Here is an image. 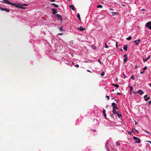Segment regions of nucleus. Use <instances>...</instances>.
I'll return each mask as SVG.
<instances>
[{
    "label": "nucleus",
    "mask_w": 151,
    "mask_h": 151,
    "mask_svg": "<svg viewBox=\"0 0 151 151\" xmlns=\"http://www.w3.org/2000/svg\"><path fill=\"white\" fill-rule=\"evenodd\" d=\"M145 26L146 28H148L150 30H151V21L147 23L145 25Z\"/></svg>",
    "instance_id": "nucleus-1"
},
{
    "label": "nucleus",
    "mask_w": 151,
    "mask_h": 151,
    "mask_svg": "<svg viewBox=\"0 0 151 151\" xmlns=\"http://www.w3.org/2000/svg\"><path fill=\"white\" fill-rule=\"evenodd\" d=\"M19 4L18 3H17V4H15L12 3V5L15 6L16 7L18 8H22V9H25V7H22L21 6H19L18 5H19Z\"/></svg>",
    "instance_id": "nucleus-2"
},
{
    "label": "nucleus",
    "mask_w": 151,
    "mask_h": 151,
    "mask_svg": "<svg viewBox=\"0 0 151 151\" xmlns=\"http://www.w3.org/2000/svg\"><path fill=\"white\" fill-rule=\"evenodd\" d=\"M133 139L136 141L135 142V143H140V139L139 138L134 136Z\"/></svg>",
    "instance_id": "nucleus-3"
},
{
    "label": "nucleus",
    "mask_w": 151,
    "mask_h": 151,
    "mask_svg": "<svg viewBox=\"0 0 151 151\" xmlns=\"http://www.w3.org/2000/svg\"><path fill=\"white\" fill-rule=\"evenodd\" d=\"M133 93L134 94H135L137 93H139L140 95H142L144 93V92L142 91L141 90H139L138 91L136 92H133Z\"/></svg>",
    "instance_id": "nucleus-4"
},
{
    "label": "nucleus",
    "mask_w": 151,
    "mask_h": 151,
    "mask_svg": "<svg viewBox=\"0 0 151 151\" xmlns=\"http://www.w3.org/2000/svg\"><path fill=\"white\" fill-rule=\"evenodd\" d=\"M0 10L1 11H6L8 12H9V10L8 9L4 8L1 7H0Z\"/></svg>",
    "instance_id": "nucleus-5"
},
{
    "label": "nucleus",
    "mask_w": 151,
    "mask_h": 151,
    "mask_svg": "<svg viewBox=\"0 0 151 151\" xmlns=\"http://www.w3.org/2000/svg\"><path fill=\"white\" fill-rule=\"evenodd\" d=\"M2 2L6 4H12V3L7 0H3V1Z\"/></svg>",
    "instance_id": "nucleus-6"
},
{
    "label": "nucleus",
    "mask_w": 151,
    "mask_h": 151,
    "mask_svg": "<svg viewBox=\"0 0 151 151\" xmlns=\"http://www.w3.org/2000/svg\"><path fill=\"white\" fill-rule=\"evenodd\" d=\"M116 109H118V108L117 107H116V108H113L112 110V111L114 114H117L119 112H117V111H116Z\"/></svg>",
    "instance_id": "nucleus-7"
},
{
    "label": "nucleus",
    "mask_w": 151,
    "mask_h": 151,
    "mask_svg": "<svg viewBox=\"0 0 151 151\" xmlns=\"http://www.w3.org/2000/svg\"><path fill=\"white\" fill-rule=\"evenodd\" d=\"M140 41V39H139L137 40H134V42L135 43V44L136 45H138L139 44V42Z\"/></svg>",
    "instance_id": "nucleus-8"
},
{
    "label": "nucleus",
    "mask_w": 151,
    "mask_h": 151,
    "mask_svg": "<svg viewBox=\"0 0 151 151\" xmlns=\"http://www.w3.org/2000/svg\"><path fill=\"white\" fill-rule=\"evenodd\" d=\"M51 10L52 12V14H55L57 12V9H52Z\"/></svg>",
    "instance_id": "nucleus-9"
},
{
    "label": "nucleus",
    "mask_w": 151,
    "mask_h": 151,
    "mask_svg": "<svg viewBox=\"0 0 151 151\" xmlns=\"http://www.w3.org/2000/svg\"><path fill=\"white\" fill-rule=\"evenodd\" d=\"M147 95H146L144 96V100L145 101H148L149 99H150V97H149L147 98Z\"/></svg>",
    "instance_id": "nucleus-10"
},
{
    "label": "nucleus",
    "mask_w": 151,
    "mask_h": 151,
    "mask_svg": "<svg viewBox=\"0 0 151 151\" xmlns=\"http://www.w3.org/2000/svg\"><path fill=\"white\" fill-rule=\"evenodd\" d=\"M55 16L58 19L61 20L62 19L61 16L58 14L55 15Z\"/></svg>",
    "instance_id": "nucleus-11"
},
{
    "label": "nucleus",
    "mask_w": 151,
    "mask_h": 151,
    "mask_svg": "<svg viewBox=\"0 0 151 151\" xmlns=\"http://www.w3.org/2000/svg\"><path fill=\"white\" fill-rule=\"evenodd\" d=\"M150 56H149L147 58L145 59V58H143V60L144 62H145L147 61L148 60L150 59Z\"/></svg>",
    "instance_id": "nucleus-12"
},
{
    "label": "nucleus",
    "mask_w": 151,
    "mask_h": 151,
    "mask_svg": "<svg viewBox=\"0 0 151 151\" xmlns=\"http://www.w3.org/2000/svg\"><path fill=\"white\" fill-rule=\"evenodd\" d=\"M69 7L73 10H75V7L73 5H71L69 6Z\"/></svg>",
    "instance_id": "nucleus-13"
},
{
    "label": "nucleus",
    "mask_w": 151,
    "mask_h": 151,
    "mask_svg": "<svg viewBox=\"0 0 151 151\" xmlns=\"http://www.w3.org/2000/svg\"><path fill=\"white\" fill-rule=\"evenodd\" d=\"M77 29L81 31H83L85 29L82 26H81L80 27L77 28Z\"/></svg>",
    "instance_id": "nucleus-14"
},
{
    "label": "nucleus",
    "mask_w": 151,
    "mask_h": 151,
    "mask_svg": "<svg viewBox=\"0 0 151 151\" xmlns=\"http://www.w3.org/2000/svg\"><path fill=\"white\" fill-rule=\"evenodd\" d=\"M111 104L113 107V108H116V107L117 106V105L115 104V103L114 102L112 103Z\"/></svg>",
    "instance_id": "nucleus-15"
},
{
    "label": "nucleus",
    "mask_w": 151,
    "mask_h": 151,
    "mask_svg": "<svg viewBox=\"0 0 151 151\" xmlns=\"http://www.w3.org/2000/svg\"><path fill=\"white\" fill-rule=\"evenodd\" d=\"M19 5L21 6L22 7V6H27L28 5V4H19Z\"/></svg>",
    "instance_id": "nucleus-16"
},
{
    "label": "nucleus",
    "mask_w": 151,
    "mask_h": 151,
    "mask_svg": "<svg viewBox=\"0 0 151 151\" xmlns=\"http://www.w3.org/2000/svg\"><path fill=\"white\" fill-rule=\"evenodd\" d=\"M123 48L125 51H127V45H124Z\"/></svg>",
    "instance_id": "nucleus-17"
},
{
    "label": "nucleus",
    "mask_w": 151,
    "mask_h": 151,
    "mask_svg": "<svg viewBox=\"0 0 151 151\" xmlns=\"http://www.w3.org/2000/svg\"><path fill=\"white\" fill-rule=\"evenodd\" d=\"M77 17L79 19L80 21H81V19H80V15L79 13H78L77 14Z\"/></svg>",
    "instance_id": "nucleus-18"
},
{
    "label": "nucleus",
    "mask_w": 151,
    "mask_h": 151,
    "mask_svg": "<svg viewBox=\"0 0 151 151\" xmlns=\"http://www.w3.org/2000/svg\"><path fill=\"white\" fill-rule=\"evenodd\" d=\"M116 114L118 116L119 118H120L122 117V115L119 113V112H118Z\"/></svg>",
    "instance_id": "nucleus-19"
},
{
    "label": "nucleus",
    "mask_w": 151,
    "mask_h": 151,
    "mask_svg": "<svg viewBox=\"0 0 151 151\" xmlns=\"http://www.w3.org/2000/svg\"><path fill=\"white\" fill-rule=\"evenodd\" d=\"M51 5H53L55 7H58V5L54 3L51 4Z\"/></svg>",
    "instance_id": "nucleus-20"
},
{
    "label": "nucleus",
    "mask_w": 151,
    "mask_h": 151,
    "mask_svg": "<svg viewBox=\"0 0 151 151\" xmlns=\"http://www.w3.org/2000/svg\"><path fill=\"white\" fill-rule=\"evenodd\" d=\"M132 37L131 36H129L127 38V40H130L132 39Z\"/></svg>",
    "instance_id": "nucleus-21"
},
{
    "label": "nucleus",
    "mask_w": 151,
    "mask_h": 151,
    "mask_svg": "<svg viewBox=\"0 0 151 151\" xmlns=\"http://www.w3.org/2000/svg\"><path fill=\"white\" fill-rule=\"evenodd\" d=\"M112 85L117 88H118L119 86L118 84H113Z\"/></svg>",
    "instance_id": "nucleus-22"
},
{
    "label": "nucleus",
    "mask_w": 151,
    "mask_h": 151,
    "mask_svg": "<svg viewBox=\"0 0 151 151\" xmlns=\"http://www.w3.org/2000/svg\"><path fill=\"white\" fill-rule=\"evenodd\" d=\"M127 60V58H124L123 60V62L124 63H126Z\"/></svg>",
    "instance_id": "nucleus-23"
},
{
    "label": "nucleus",
    "mask_w": 151,
    "mask_h": 151,
    "mask_svg": "<svg viewBox=\"0 0 151 151\" xmlns=\"http://www.w3.org/2000/svg\"><path fill=\"white\" fill-rule=\"evenodd\" d=\"M116 145L117 147L119 146L120 145V144L119 142H116Z\"/></svg>",
    "instance_id": "nucleus-24"
},
{
    "label": "nucleus",
    "mask_w": 151,
    "mask_h": 151,
    "mask_svg": "<svg viewBox=\"0 0 151 151\" xmlns=\"http://www.w3.org/2000/svg\"><path fill=\"white\" fill-rule=\"evenodd\" d=\"M145 132L147 134H149V135H150L151 134V133L150 132H149L148 131H146V130H145Z\"/></svg>",
    "instance_id": "nucleus-25"
},
{
    "label": "nucleus",
    "mask_w": 151,
    "mask_h": 151,
    "mask_svg": "<svg viewBox=\"0 0 151 151\" xmlns=\"http://www.w3.org/2000/svg\"><path fill=\"white\" fill-rule=\"evenodd\" d=\"M102 6L101 5H99L97 6V8H101Z\"/></svg>",
    "instance_id": "nucleus-26"
},
{
    "label": "nucleus",
    "mask_w": 151,
    "mask_h": 151,
    "mask_svg": "<svg viewBox=\"0 0 151 151\" xmlns=\"http://www.w3.org/2000/svg\"><path fill=\"white\" fill-rule=\"evenodd\" d=\"M131 78L133 80H135V78H134V76L132 75L131 77Z\"/></svg>",
    "instance_id": "nucleus-27"
},
{
    "label": "nucleus",
    "mask_w": 151,
    "mask_h": 151,
    "mask_svg": "<svg viewBox=\"0 0 151 151\" xmlns=\"http://www.w3.org/2000/svg\"><path fill=\"white\" fill-rule=\"evenodd\" d=\"M104 72H102L101 73V75L103 76H104Z\"/></svg>",
    "instance_id": "nucleus-28"
},
{
    "label": "nucleus",
    "mask_w": 151,
    "mask_h": 151,
    "mask_svg": "<svg viewBox=\"0 0 151 151\" xmlns=\"http://www.w3.org/2000/svg\"><path fill=\"white\" fill-rule=\"evenodd\" d=\"M124 58H127V54H125L124 55Z\"/></svg>",
    "instance_id": "nucleus-29"
},
{
    "label": "nucleus",
    "mask_w": 151,
    "mask_h": 151,
    "mask_svg": "<svg viewBox=\"0 0 151 151\" xmlns=\"http://www.w3.org/2000/svg\"><path fill=\"white\" fill-rule=\"evenodd\" d=\"M123 76L124 78H126L127 77V76L125 75V74L124 73L123 74Z\"/></svg>",
    "instance_id": "nucleus-30"
},
{
    "label": "nucleus",
    "mask_w": 151,
    "mask_h": 151,
    "mask_svg": "<svg viewBox=\"0 0 151 151\" xmlns=\"http://www.w3.org/2000/svg\"><path fill=\"white\" fill-rule=\"evenodd\" d=\"M102 112H103V114H105V112H106L105 110V109H104L103 110Z\"/></svg>",
    "instance_id": "nucleus-31"
},
{
    "label": "nucleus",
    "mask_w": 151,
    "mask_h": 151,
    "mask_svg": "<svg viewBox=\"0 0 151 151\" xmlns=\"http://www.w3.org/2000/svg\"><path fill=\"white\" fill-rule=\"evenodd\" d=\"M111 13L113 15H114L115 14H116V12H112Z\"/></svg>",
    "instance_id": "nucleus-32"
},
{
    "label": "nucleus",
    "mask_w": 151,
    "mask_h": 151,
    "mask_svg": "<svg viewBox=\"0 0 151 151\" xmlns=\"http://www.w3.org/2000/svg\"><path fill=\"white\" fill-rule=\"evenodd\" d=\"M59 29H60V31H63V28L62 27H60L59 28Z\"/></svg>",
    "instance_id": "nucleus-33"
},
{
    "label": "nucleus",
    "mask_w": 151,
    "mask_h": 151,
    "mask_svg": "<svg viewBox=\"0 0 151 151\" xmlns=\"http://www.w3.org/2000/svg\"><path fill=\"white\" fill-rule=\"evenodd\" d=\"M130 91H132V90H133V88H132V86H131L130 87Z\"/></svg>",
    "instance_id": "nucleus-34"
},
{
    "label": "nucleus",
    "mask_w": 151,
    "mask_h": 151,
    "mask_svg": "<svg viewBox=\"0 0 151 151\" xmlns=\"http://www.w3.org/2000/svg\"><path fill=\"white\" fill-rule=\"evenodd\" d=\"M147 68V67L146 66L145 67L143 68V69L144 70H145Z\"/></svg>",
    "instance_id": "nucleus-35"
},
{
    "label": "nucleus",
    "mask_w": 151,
    "mask_h": 151,
    "mask_svg": "<svg viewBox=\"0 0 151 151\" xmlns=\"http://www.w3.org/2000/svg\"><path fill=\"white\" fill-rule=\"evenodd\" d=\"M105 47L106 48H107L109 47L108 46L106 45V46H105Z\"/></svg>",
    "instance_id": "nucleus-36"
},
{
    "label": "nucleus",
    "mask_w": 151,
    "mask_h": 151,
    "mask_svg": "<svg viewBox=\"0 0 151 151\" xmlns=\"http://www.w3.org/2000/svg\"><path fill=\"white\" fill-rule=\"evenodd\" d=\"M75 66L76 67V68H78L79 67V65L78 64L76 65H75Z\"/></svg>",
    "instance_id": "nucleus-37"
},
{
    "label": "nucleus",
    "mask_w": 151,
    "mask_h": 151,
    "mask_svg": "<svg viewBox=\"0 0 151 151\" xmlns=\"http://www.w3.org/2000/svg\"><path fill=\"white\" fill-rule=\"evenodd\" d=\"M137 65H135L134 67V69H136L137 68Z\"/></svg>",
    "instance_id": "nucleus-38"
},
{
    "label": "nucleus",
    "mask_w": 151,
    "mask_h": 151,
    "mask_svg": "<svg viewBox=\"0 0 151 151\" xmlns=\"http://www.w3.org/2000/svg\"><path fill=\"white\" fill-rule=\"evenodd\" d=\"M104 117L106 119V114H104Z\"/></svg>",
    "instance_id": "nucleus-39"
},
{
    "label": "nucleus",
    "mask_w": 151,
    "mask_h": 151,
    "mask_svg": "<svg viewBox=\"0 0 151 151\" xmlns=\"http://www.w3.org/2000/svg\"><path fill=\"white\" fill-rule=\"evenodd\" d=\"M151 104V101H149L148 103V105H149L150 104Z\"/></svg>",
    "instance_id": "nucleus-40"
},
{
    "label": "nucleus",
    "mask_w": 151,
    "mask_h": 151,
    "mask_svg": "<svg viewBox=\"0 0 151 151\" xmlns=\"http://www.w3.org/2000/svg\"><path fill=\"white\" fill-rule=\"evenodd\" d=\"M118 42H116V47L117 48V44H118Z\"/></svg>",
    "instance_id": "nucleus-41"
},
{
    "label": "nucleus",
    "mask_w": 151,
    "mask_h": 151,
    "mask_svg": "<svg viewBox=\"0 0 151 151\" xmlns=\"http://www.w3.org/2000/svg\"><path fill=\"white\" fill-rule=\"evenodd\" d=\"M98 62L100 63L101 64H102V63L100 61V60L99 59L98 60Z\"/></svg>",
    "instance_id": "nucleus-42"
},
{
    "label": "nucleus",
    "mask_w": 151,
    "mask_h": 151,
    "mask_svg": "<svg viewBox=\"0 0 151 151\" xmlns=\"http://www.w3.org/2000/svg\"><path fill=\"white\" fill-rule=\"evenodd\" d=\"M116 94H118V95H121L122 94V93H116Z\"/></svg>",
    "instance_id": "nucleus-43"
},
{
    "label": "nucleus",
    "mask_w": 151,
    "mask_h": 151,
    "mask_svg": "<svg viewBox=\"0 0 151 151\" xmlns=\"http://www.w3.org/2000/svg\"><path fill=\"white\" fill-rule=\"evenodd\" d=\"M106 97L108 98V99L109 100V97L108 96H106Z\"/></svg>",
    "instance_id": "nucleus-44"
},
{
    "label": "nucleus",
    "mask_w": 151,
    "mask_h": 151,
    "mask_svg": "<svg viewBox=\"0 0 151 151\" xmlns=\"http://www.w3.org/2000/svg\"><path fill=\"white\" fill-rule=\"evenodd\" d=\"M145 9H142L141 10V11H145Z\"/></svg>",
    "instance_id": "nucleus-45"
},
{
    "label": "nucleus",
    "mask_w": 151,
    "mask_h": 151,
    "mask_svg": "<svg viewBox=\"0 0 151 151\" xmlns=\"http://www.w3.org/2000/svg\"><path fill=\"white\" fill-rule=\"evenodd\" d=\"M52 2H54L55 1V0H50Z\"/></svg>",
    "instance_id": "nucleus-46"
},
{
    "label": "nucleus",
    "mask_w": 151,
    "mask_h": 151,
    "mask_svg": "<svg viewBox=\"0 0 151 151\" xmlns=\"http://www.w3.org/2000/svg\"><path fill=\"white\" fill-rule=\"evenodd\" d=\"M144 71H143L142 72H140V73L141 74H143V73H144Z\"/></svg>",
    "instance_id": "nucleus-47"
},
{
    "label": "nucleus",
    "mask_w": 151,
    "mask_h": 151,
    "mask_svg": "<svg viewBox=\"0 0 151 151\" xmlns=\"http://www.w3.org/2000/svg\"><path fill=\"white\" fill-rule=\"evenodd\" d=\"M87 71L88 72H90V73H91V72L89 70H87Z\"/></svg>",
    "instance_id": "nucleus-48"
},
{
    "label": "nucleus",
    "mask_w": 151,
    "mask_h": 151,
    "mask_svg": "<svg viewBox=\"0 0 151 151\" xmlns=\"http://www.w3.org/2000/svg\"><path fill=\"white\" fill-rule=\"evenodd\" d=\"M62 34H63V33H59L58 34L60 35H62Z\"/></svg>",
    "instance_id": "nucleus-49"
},
{
    "label": "nucleus",
    "mask_w": 151,
    "mask_h": 151,
    "mask_svg": "<svg viewBox=\"0 0 151 151\" xmlns=\"http://www.w3.org/2000/svg\"><path fill=\"white\" fill-rule=\"evenodd\" d=\"M148 142H149L151 144V141H147Z\"/></svg>",
    "instance_id": "nucleus-50"
},
{
    "label": "nucleus",
    "mask_w": 151,
    "mask_h": 151,
    "mask_svg": "<svg viewBox=\"0 0 151 151\" xmlns=\"http://www.w3.org/2000/svg\"><path fill=\"white\" fill-rule=\"evenodd\" d=\"M109 9L110 10H113V9H111V8H110Z\"/></svg>",
    "instance_id": "nucleus-51"
},
{
    "label": "nucleus",
    "mask_w": 151,
    "mask_h": 151,
    "mask_svg": "<svg viewBox=\"0 0 151 151\" xmlns=\"http://www.w3.org/2000/svg\"><path fill=\"white\" fill-rule=\"evenodd\" d=\"M84 62H86V63H87V62H89L88 61H84Z\"/></svg>",
    "instance_id": "nucleus-52"
},
{
    "label": "nucleus",
    "mask_w": 151,
    "mask_h": 151,
    "mask_svg": "<svg viewBox=\"0 0 151 151\" xmlns=\"http://www.w3.org/2000/svg\"><path fill=\"white\" fill-rule=\"evenodd\" d=\"M121 51L122 52V51H123V50H122V49H121Z\"/></svg>",
    "instance_id": "nucleus-53"
},
{
    "label": "nucleus",
    "mask_w": 151,
    "mask_h": 151,
    "mask_svg": "<svg viewBox=\"0 0 151 151\" xmlns=\"http://www.w3.org/2000/svg\"><path fill=\"white\" fill-rule=\"evenodd\" d=\"M150 86L151 87V84L150 85Z\"/></svg>",
    "instance_id": "nucleus-54"
},
{
    "label": "nucleus",
    "mask_w": 151,
    "mask_h": 151,
    "mask_svg": "<svg viewBox=\"0 0 151 151\" xmlns=\"http://www.w3.org/2000/svg\"><path fill=\"white\" fill-rule=\"evenodd\" d=\"M111 116V117H114H114L113 116Z\"/></svg>",
    "instance_id": "nucleus-55"
},
{
    "label": "nucleus",
    "mask_w": 151,
    "mask_h": 151,
    "mask_svg": "<svg viewBox=\"0 0 151 151\" xmlns=\"http://www.w3.org/2000/svg\"><path fill=\"white\" fill-rule=\"evenodd\" d=\"M136 131H137V132H138V131L137 130H136Z\"/></svg>",
    "instance_id": "nucleus-56"
},
{
    "label": "nucleus",
    "mask_w": 151,
    "mask_h": 151,
    "mask_svg": "<svg viewBox=\"0 0 151 151\" xmlns=\"http://www.w3.org/2000/svg\"><path fill=\"white\" fill-rule=\"evenodd\" d=\"M128 133H129V134H130V132H129Z\"/></svg>",
    "instance_id": "nucleus-57"
},
{
    "label": "nucleus",
    "mask_w": 151,
    "mask_h": 151,
    "mask_svg": "<svg viewBox=\"0 0 151 151\" xmlns=\"http://www.w3.org/2000/svg\"><path fill=\"white\" fill-rule=\"evenodd\" d=\"M116 100V101H117V102H118V101H117V100Z\"/></svg>",
    "instance_id": "nucleus-58"
},
{
    "label": "nucleus",
    "mask_w": 151,
    "mask_h": 151,
    "mask_svg": "<svg viewBox=\"0 0 151 151\" xmlns=\"http://www.w3.org/2000/svg\"><path fill=\"white\" fill-rule=\"evenodd\" d=\"M108 105H107L106 106V107H108Z\"/></svg>",
    "instance_id": "nucleus-59"
},
{
    "label": "nucleus",
    "mask_w": 151,
    "mask_h": 151,
    "mask_svg": "<svg viewBox=\"0 0 151 151\" xmlns=\"http://www.w3.org/2000/svg\"><path fill=\"white\" fill-rule=\"evenodd\" d=\"M135 124H137V122H136L135 123Z\"/></svg>",
    "instance_id": "nucleus-60"
},
{
    "label": "nucleus",
    "mask_w": 151,
    "mask_h": 151,
    "mask_svg": "<svg viewBox=\"0 0 151 151\" xmlns=\"http://www.w3.org/2000/svg\"><path fill=\"white\" fill-rule=\"evenodd\" d=\"M116 80H117V79H116Z\"/></svg>",
    "instance_id": "nucleus-61"
}]
</instances>
